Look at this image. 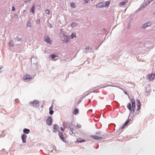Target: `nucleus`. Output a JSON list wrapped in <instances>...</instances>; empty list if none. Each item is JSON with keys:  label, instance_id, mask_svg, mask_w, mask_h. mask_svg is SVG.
Listing matches in <instances>:
<instances>
[{"label": "nucleus", "instance_id": "nucleus-1", "mask_svg": "<svg viewBox=\"0 0 155 155\" xmlns=\"http://www.w3.org/2000/svg\"><path fill=\"white\" fill-rule=\"evenodd\" d=\"M130 102L131 103L132 106L131 107V104L129 103L127 106V107L131 113H134L135 111V101L134 98H132L131 99Z\"/></svg>", "mask_w": 155, "mask_h": 155}, {"label": "nucleus", "instance_id": "nucleus-2", "mask_svg": "<svg viewBox=\"0 0 155 155\" xmlns=\"http://www.w3.org/2000/svg\"><path fill=\"white\" fill-rule=\"evenodd\" d=\"M110 4V2L107 1L104 2H101L97 4L96 5V7L98 8L107 7Z\"/></svg>", "mask_w": 155, "mask_h": 155}, {"label": "nucleus", "instance_id": "nucleus-3", "mask_svg": "<svg viewBox=\"0 0 155 155\" xmlns=\"http://www.w3.org/2000/svg\"><path fill=\"white\" fill-rule=\"evenodd\" d=\"M32 77L28 74H26L24 75L23 78V80L25 81H27L28 80H30L32 79Z\"/></svg>", "mask_w": 155, "mask_h": 155}, {"label": "nucleus", "instance_id": "nucleus-4", "mask_svg": "<svg viewBox=\"0 0 155 155\" xmlns=\"http://www.w3.org/2000/svg\"><path fill=\"white\" fill-rule=\"evenodd\" d=\"M58 135L59 136L61 139L64 142L66 143V140L64 138V136L62 134V133L59 131L58 130Z\"/></svg>", "mask_w": 155, "mask_h": 155}, {"label": "nucleus", "instance_id": "nucleus-5", "mask_svg": "<svg viewBox=\"0 0 155 155\" xmlns=\"http://www.w3.org/2000/svg\"><path fill=\"white\" fill-rule=\"evenodd\" d=\"M155 77V74L151 73L148 75V79L150 81L153 80Z\"/></svg>", "mask_w": 155, "mask_h": 155}, {"label": "nucleus", "instance_id": "nucleus-6", "mask_svg": "<svg viewBox=\"0 0 155 155\" xmlns=\"http://www.w3.org/2000/svg\"><path fill=\"white\" fill-rule=\"evenodd\" d=\"M52 119L51 117H49L46 120V122L48 124L51 125L52 123Z\"/></svg>", "mask_w": 155, "mask_h": 155}, {"label": "nucleus", "instance_id": "nucleus-7", "mask_svg": "<svg viewBox=\"0 0 155 155\" xmlns=\"http://www.w3.org/2000/svg\"><path fill=\"white\" fill-rule=\"evenodd\" d=\"M45 41L47 43L51 44V41L50 38L48 36H46L45 37Z\"/></svg>", "mask_w": 155, "mask_h": 155}, {"label": "nucleus", "instance_id": "nucleus-8", "mask_svg": "<svg viewBox=\"0 0 155 155\" xmlns=\"http://www.w3.org/2000/svg\"><path fill=\"white\" fill-rule=\"evenodd\" d=\"M136 101L137 103V111H138L140 108L141 103L140 101L138 99Z\"/></svg>", "mask_w": 155, "mask_h": 155}, {"label": "nucleus", "instance_id": "nucleus-9", "mask_svg": "<svg viewBox=\"0 0 155 155\" xmlns=\"http://www.w3.org/2000/svg\"><path fill=\"white\" fill-rule=\"evenodd\" d=\"M91 137L94 139H96L98 140L103 139V138L102 137H98L96 135H92Z\"/></svg>", "mask_w": 155, "mask_h": 155}, {"label": "nucleus", "instance_id": "nucleus-10", "mask_svg": "<svg viewBox=\"0 0 155 155\" xmlns=\"http://www.w3.org/2000/svg\"><path fill=\"white\" fill-rule=\"evenodd\" d=\"M58 128L59 127L58 125L54 124L53 126V132L55 133L56 132Z\"/></svg>", "mask_w": 155, "mask_h": 155}, {"label": "nucleus", "instance_id": "nucleus-11", "mask_svg": "<svg viewBox=\"0 0 155 155\" xmlns=\"http://www.w3.org/2000/svg\"><path fill=\"white\" fill-rule=\"evenodd\" d=\"M26 137L27 136L26 134H24L22 135L21 137V139L23 143H25L26 142Z\"/></svg>", "mask_w": 155, "mask_h": 155}, {"label": "nucleus", "instance_id": "nucleus-12", "mask_svg": "<svg viewBox=\"0 0 155 155\" xmlns=\"http://www.w3.org/2000/svg\"><path fill=\"white\" fill-rule=\"evenodd\" d=\"M39 103V101H38L34 100L33 101L31 102V104L33 106H35Z\"/></svg>", "mask_w": 155, "mask_h": 155}, {"label": "nucleus", "instance_id": "nucleus-13", "mask_svg": "<svg viewBox=\"0 0 155 155\" xmlns=\"http://www.w3.org/2000/svg\"><path fill=\"white\" fill-rule=\"evenodd\" d=\"M151 23L150 22H147L146 23H145L143 25V27L144 28H145L147 27H148L151 25Z\"/></svg>", "mask_w": 155, "mask_h": 155}, {"label": "nucleus", "instance_id": "nucleus-14", "mask_svg": "<svg viewBox=\"0 0 155 155\" xmlns=\"http://www.w3.org/2000/svg\"><path fill=\"white\" fill-rule=\"evenodd\" d=\"M130 119L128 118L127 121L122 126V127H121V128H124L125 127L127 124L130 121Z\"/></svg>", "mask_w": 155, "mask_h": 155}, {"label": "nucleus", "instance_id": "nucleus-15", "mask_svg": "<svg viewBox=\"0 0 155 155\" xmlns=\"http://www.w3.org/2000/svg\"><path fill=\"white\" fill-rule=\"evenodd\" d=\"M69 129L70 130L71 132L70 133V134L71 135H72L73 134H75V131L72 128L70 127H69Z\"/></svg>", "mask_w": 155, "mask_h": 155}, {"label": "nucleus", "instance_id": "nucleus-16", "mask_svg": "<svg viewBox=\"0 0 155 155\" xmlns=\"http://www.w3.org/2000/svg\"><path fill=\"white\" fill-rule=\"evenodd\" d=\"M127 0H124L123 2L120 3L119 4V5L120 6H122L125 5V4L127 3Z\"/></svg>", "mask_w": 155, "mask_h": 155}, {"label": "nucleus", "instance_id": "nucleus-17", "mask_svg": "<svg viewBox=\"0 0 155 155\" xmlns=\"http://www.w3.org/2000/svg\"><path fill=\"white\" fill-rule=\"evenodd\" d=\"M30 130L28 129H24L23 130V132L26 134H28L30 132Z\"/></svg>", "mask_w": 155, "mask_h": 155}, {"label": "nucleus", "instance_id": "nucleus-18", "mask_svg": "<svg viewBox=\"0 0 155 155\" xmlns=\"http://www.w3.org/2000/svg\"><path fill=\"white\" fill-rule=\"evenodd\" d=\"M79 110L78 109H75L73 112V114H74L76 115L78 113Z\"/></svg>", "mask_w": 155, "mask_h": 155}, {"label": "nucleus", "instance_id": "nucleus-19", "mask_svg": "<svg viewBox=\"0 0 155 155\" xmlns=\"http://www.w3.org/2000/svg\"><path fill=\"white\" fill-rule=\"evenodd\" d=\"M35 8V5H34L32 6V8H31L30 10L31 12L33 13H34V10Z\"/></svg>", "mask_w": 155, "mask_h": 155}, {"label": "nucleus", "instance_id": "nucleus-20", "mask_svg": "<svg viewBox=\"0 0 155 155\" xmlns=\"http://www.w3.org/2000/svg\"><path fill=\"white\" fill-rule=\"evenodd\" d=\"M77 141L78 143H82L83 142H84L85 140H82L81 139H79L77 140Z\"/></svg>", "mask_w": 155, "mask_h": 155}, {"label": "nucleus", "instance_id": "nucleus-21", "mask_svg": "<svg viewBox=\"0 0 155 155\" xmlns=\"http://www.w3.org/2000/svg\"><path fill=\"white\" fill-rule=\"evenodd\" d=\"M76 37V34L72 33L71 35V37L72 39L73 38H75Z\"/></svg>", "mask_w": 155, "mask_h": 155}, {"label": "nucleus", "instance_id": "nucleus-22", "mask_svg": "<svg viewBox=\"0 0 155 155\" xmlns=\"http://www.w3.org/2000/svg\"><path fill=\"white\" fill-rule=\"evenodd\" d=\"M71 6L73 8H75V4L73 3V2H71Z\"/></svg>", "mask_w": 155, "mask_h": 155}, {"label": "nucleus", "instance_id": "nucleus-23", "mask_svg": "<svg viewBox=\"0 0 155 155\" xmlns=\"http://www.w3.org/2000/svg\"><path fill=\"white\" fill-rule=\"evenodd\" d=\"M76 128L79 129L81 128V126L79 124H78L76 126Z\"/></svg>", "mask_w": 155, "mask_h": 155}, {"label": "nucleus", "instance_id": "nucleus-24", "mask_svg": "<svg viewBox=\"0 0 155 155\" xmlns=\"http://www.w3.org/2000/svg\"><path fill=\"white\" fill-rule=\"evenodd\" d=\"M45 13L47 14H50V11L48 9H47L45 11Z\"/></svg>", "mask_w": 155, "mask_h": 155}, {"label": "nucleus", "instance_id": "nucleus-25", "mask_svg": "<svg viewBox=\"0 0 155 155\" xmlns=\"http://www.w3.org/2000/svg\"><path fill=\"white\" fill-rule=\"evenodd\" d=\"M77 23H73L71 25V27H73L74 26L76 25H77Z\"/></svg>", "mask_w": 155, "mask_h": 155}, {"label": "nucleus", "instance_id": "nucleus-26", "mask_svg": "<svg viewBox=\"0 0 155 155\" xmlns=\"http://www.w3.org/2000/svg\"><path fill=\"white\" fill-rule=\"evenodd\" d=\"M56 57V56L54 54H52L51 55V58L52 59H53Z\"/></svg>", "mask_w": 155, "mask_h": 155}, {"label": "nucleus", "instance_id": "nucleus-27", "mask_svg": "<svg viewBox=\"0 0 155 155\" xmlns=\"http://www.w3.org/2000/svg\"><path fill=\"white\" fill-rule=\"evenodd\" d=\"M53 108V105H52L49 108V110H52V109Z\"/></svg>", "mask_w": 155, "mask_h": 155}, {"label": "nucleus", "instance_id": "nucleus-28", "mask_svg": "<svg viewBox=\"0 0 155 155\" xmlns=\"http://www.w3.org/2000/svg\"><path fill=\"white\" fill-rule=\"evenodd\" d=\"M50 110L49 114H50L51 115V114H53L54 113L53 111L52 110Z\"/></svg>", "mask_w": 155, "mask_h": 155}, {"label": "nucleus", "instance_id": "nucleus-29", "mask_svg": "<svg viewBox=\"0 0 155 155\" xmlns=\"http://www.w3.org/2000/svg\"><path fill=\"white\" fill-rule=\"evenodd\" d=\"M36 23L37 24H39L40 23V20L38 19L36 21Z\"/></svg>", "mask_w": 155, "mask_h": 155}, {"label": "nucleus", "instance_id": "nucleus-30", "mask_svg": "<svg viewBox=\"0 0 155 155\" xmlns=\"http://www.w3.org/2000/svg\"><path fill=\"white\" fill-rule=\"evenodd\" d=\"M85 4L87 3L89 1V0H84Z\"/></svg>", "mask_w": 155, "mask_h": 155}, {"label": "nucleus", "instance_id": "nucleus-31", "mask_svg": "<svg viewBox=\"0 0 155 155\" xmlns=\"http://www.w3.org/2000/svg\"><path fill=\"white\" fill-rule=\"evenodd\" d=\"M9 46H12H12H13V44H11V41H10V42H9Z\"/></svg>", "mask_w": 155, "mask_h": 155}, {"label": "nucleus", "instance_id": "nucleus-32", "mask_svg": "<svg viewBox=\"0 0 155 155\" xmlns=\"http://www.w3.org/2000/svg\"><path fill=\"white\" fill-rule=\"evenodd\" d=\"M31 23L30 22H29L27 24V26H30V27H31Z\"/></svg>", "mask_w": 155, "mask_h": 155}, {"label": "nucleus", "instance_id": "nucleus-33", "mask_svg": "<svg viewBox=\"0 0 155 155\" xmlns=\"http://www.w3.org/2000/svg\"><path fill=\"white\" fill-rule=\"evenodd\" d=\"M60 130L61 131H64V129L62 127H61V128Z\"/></svg>", "mask_w": 155, "mask_h": 155}, {"label": "nucleus", "instance_id": "nucleus-34", "mask_svg": "<svg viewBox=\"0 0 155 155\" xmlns=\"http://www.w3.org/2000/svg\"><path fill=\"white\" fill-rule=\"evenodd\" d=\"M31 0H25V2H30Z\"/></svg>", "mask_w": 155, "mask_h": 155}, {"label": "nucleus", "instance_id": "nucleus-35", "mask_svg": "<svg viewBox=\"0 0 155 155\" xmlns=\"http://www.w3.org/2000/svg\"><path fill=\"white\" fill-rule=\"evenodd\" d=\"M15 8L13 6L12 8V11H14L15 10Z\"/></svg>", "mask_w": 155, "mask_h": 155}, {"label": "nucleus", "instance_id": "nucleus-36", "mask_svg": "<svg viewBox=\"0 0 155 155\" xmlns=\"http://www.w3.org/2000/svg\"><path fill=\"white\" fill-rule=\"evenodd\" d=\"M89 49V48L88 47H87L85 49L86 50H88Z\"/></svg>", "mask_w": 155, "mask_h": 155}, {"label": "nucleus", "instance_id": "nucleus-37", "mask_svg": "<svg viewBox=\"0 0 155 155\" xmlns=\"http://www.w3.org/2000/svg\"><path fill=\"white\" fill-rule=\"evenodd\" d=\"M63 126H64V127H64V123H63Z\"/></svg>", "mask_w": 155, "mask_h": 155}, {"label": "nucleus", "instance_id": "nucleus-38", "mask_svg": "<svg viewBox=\"0 0 155 155\" xmlns=\"http://www.w3.org/2000/svg\"><path fill=\"white\" fill-rule=\"evenodd\" d=\"M80 102H81V100H80V101H79V102L78 103V104Z\"/></svg>", "mask_w": 155, "mask_h": 155}]
</instances>
